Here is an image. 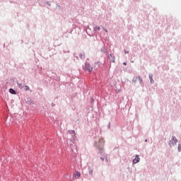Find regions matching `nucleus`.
Returning <instances> with one entry per match:
<instances>
[{
    "mask_svg": "<svg viewBox=\"0 0 181 181\" xmlns=\"http://www.w3.org/2000/svg\"><path fill=\"white\" fill-rule=\"evenodd\" d=\"M136 80H138V77H134V78H133L134 83H136Z\"/></svg>",
    "mask_w": 181,
    "mask_h": 181,
    "instance_id": "nucleus-15",
    "label": "nucleus"
},
{
    "mask_svg": "<svg viewBox=\"0 0 181 181\" xmlns=\"http://www.w3.org/2000/svg\"><path fill=\"white\" fill-rule=\"evenodd\" d=\"M153 76L152 75H149V78L151 80V83H153V80L152 79Z\"/></svg>",
    "mask_w": 181,
    "mask_h": 181,
    "instance_id": "nucleus-12",
    "label": "nucleus"
},
{
    "mask_svg": "<svg viewBox=\"0 0 181 181\" xmlns=\"http://www.w3.org/2000/svg\"><path fill=\"white\" fill-rule=\"evenodd\" d=\"M105 143V141H104V139L101 138L99 139L98 142H95V146L98 147L99 149H103Z\"/></svg>",
    "mask_w": 181,
    "mask_h": 181,
    "instance_id": "nucleus-1",
    "label": "nucleus"
},
{
    "mask_svg": "<svg viewBox=\"0 0 181 181\" xmlns=\"http://www.w3.org/2000/svg\"><path fill=\"white\" fill-rule=\"evenodd\" d=\"M145 142H148V140H147V139H146V140H145Z\"/></svg>",
    "mask_w": 181,
    "mask_h": 181,
    "instance_id": "nucleus-20",
    "label": "nucleus"
},
{
    "mask_svg": "<svg viewBox=\"0 0 181 181\" xmlns=\"http://www.w3.org/2000/svg\"><path fill=\"white\" fill-rule=\"evenodd\" d=\"M102 160H104V158H101Z\"/></svg>",
    "mask_w": 181,
    "mask_h": 181,
    "instance_id": "nucleus-21",
    "label": "nucleus"
},
{
    "mask_svg": "<svg viewBox=\"0 0 181 181\" xmlns=\"http://www.w3.org/2000/svg\"><path fill=\"white\" fill-rule=\"evenodd\" d=\"M80 176H81V174L78 171L76 172L74 174V177H76V179H78V177H80Z\"/></svg>",
    "mask_w": 181,
    "mask_h": 181,
    "instance_id": "nucleus-4",
    "label": "nucleus"
},
{
    "mask_svg": "<svg viewBox=\"0 0 181 181\" xmlns=\"http://www.w3.org/2000/svg\"><path fill=\"white\" fill-rule=\"evenodd\" d=\"M124 66H127V62L123 63Z\"/></svg>",
    "mask_w": 181,
    "mask_h": 181,
    "instance_id": "nucleus-17",
    "label": "nucleus"
},
{
    "mask_svg": "<svg viewBox=\"0 0 181 181\" xmlns=\"http://www.w3.org/2000/svg\"><path fill=\"white\" fill-rule=\"evenodd\" d=\"M25 91H29V90H30V88H29L28 86H25Z\"/></svg>",
    "mask_w": 181,
    "mask_h": 181,
    "instance_id": "nucleus-11",
    "label": "nucleus"
},
{
    "mask_svg": "<svg viewBox=\"0 0 181 181\" xmlns=\"http://www.w3.org/2000/svg\"><path fill=\"white\" fill-rule=\"evenodd\" d=\"M138 79H139L140 84H142V78H141V76H139Z\"/></svg>",
    "mask_w": 181,
    "mask_h": 181,
    "instance_id": "nucleus-10",
    "label": "nucleus"
},
{
    "mask_svg": "<svg viewBox=\"0 0 181 181\" xmlns=\"http://www.w3.org/2000/svg\"><path fill=\"white\" fill-rule=\"evenodd\" d=\"M100 27H98V26H95V28H94V30H100Z\"/></svg>",
    "mask_w": 181,
    "mask_h": 181,
    "instance_id": "nucleus-13",
    "label": "nucleus"
},
{
    "mask_svg": "<svg viewBox=\"0 0 181 181\" xmlns=\"http://www.w3.org/2000/svg\"><path fill=\"white\" fill-rule=\"evenodd\" d=\"M177 144V139L176 137L173 136L172 141H170V145H176Z\"/></svg>",
    "mask_w": 181,
    "mask_h": 181,
    "instance_id": "nucleus-3",
    "label": "nucleus"
},
{
    "mask_svg": "<svg viewBox=\"0 0 181 181\" xmlns=\"http://www.w3.org/2000/svg\"><path fill=\"white\" fill-rule=\"evenodd\" d=\"M181 151V144L178 145V152Z\"/></svg>",
    "mask_w": 181,
    "mask_h": 181,
    "instance_id": "nucleus-14",
    "label": "nucleus"
},
{
    "mask_svg": "<svg viewBox=\"0 0 181 181\" xmlns=\"http://www.w3.org/2000/svg\"><path fill=\"white\" fill-rule=\"evenodd\" d=\"M17 84H18L19 88H21V90H22V88H23V85L22 83H18Z\"/></svg>",
    "mask_w": 181,
    "mask_h": 181,
    "instance_id": "nucleus-9",
    "label": "nucleus"
},
{
    "mask_svg": "<svg viewBox=\"0 0 181 181\" xmlns=\"http://www.w3.org/2000/svg\"><path fill=\"white\" fill-rule=\"evenodd\" d=\"M105 32H106V33H107L108 31L107 30V29H105Z\"/></svg>",
    "mask_w": 181,
    "mask_h": 181,
    "instance_id": "nucleus-18",
    "label": "nucleus"
},
{
    "mask_svg": "<svg viewBox=\"0 0 181 181\" xmlns=\"http://www.w3.org/2000/svg\"><path fill=\"white\" fill-rule=\"evenodd\" d=\"M69 134H73L74 135V136H76V131H74V130H69Z\"/></svg>",
    "mask_w": 181,
    "mask_h": 181,
    "instance_id": "nucleus-8",
    "label": "nucleus"
},
{
    "mask_svg": "<svg viewBox=\"0 0 181 181\" xmlns=\"http://www.w3.org/2000/svg\"><path fill=\"white\" fill-rule=\"evenodd\" d=\"M85 69H86V70H87L88 71H90V72L93 71V67L90 66V64H88V63H87V62L85 64Z\"/></svg>",
    "mask_w": 181,
    "mask_h": 181,
    "instance_id": "nucleus-2",
    "label": "nucleus"
},
{
    "mask_svg": "<svg viewBox=\"0 0 181 181\" xmlns=\"http://www.w3.org/2000/svg\"><path fill=\"white\" fill-rule=\"evenodd\" d=\"M89 173H90V175H93V170H90Z\"/></svg>",
    "mask_w": 181,
    "mask_h": 181,
    "instance_id": "nucleus-16",
    "label": "nucleus"
},
{
    "mask_svg": "<svg viewBox=\"0 0 181 181\" xmlns=\"http://www.w3.org/2000/svg\"><path fill=\"white\" fill-rule=\"evenodd\" d=\"M124 53H125V54H127V53H128V52H127V51H124Z\"/></svg>",
    "mask_w": 181,
    "mask_h": 181,
    "instance_id": "nucleus-19",
    "label": "nucleus"
},
{
    "mask_svg": "<svg viewBox=\"0 0 181 181\" xmlns=\"http://www.w3.org/2000/svg\"><path fill=\"white\" fill-rule=\"evenodd\" d=\"M78 57L79 59H86V54H84V52H80L78 54Z\"/></svg>",
    "mask_w": 181,
    "mask_h": 181,
    "instance_id": "nucleus-5",
    "label": "nucleus"
},
{
    "mask_svg": "<svg viewBox=\"0 0 181 181\" xmlns=\"http://www.w3.org/2000/svg\"><path fill=\"white\" fill-rule=\"evenodd\" d=\"M141 160L139 156H136V158L133 160V163H138Z\"/></svg>",
    "mask_w": 181,
    "mask_h": 181,
    "instance_id": "nucleus-6",
    "label": "nucleus"
},
{
    "mask_svg": "<svg viewBox=\"0 0 181 181\" xmlns=\"http://www.w3.org/2000/svg\"><path fill=\"white\" fill-rule=\"evenodd\" d=\"M9 93L11 94H16V91H15V90H13V88L9 89Z\"/></svg>",
    "mask_w": 181,
    "mask_h": 181,
    "instance_id": "nucleus-7",
    "label": "nucleus"
}]
</instances>
